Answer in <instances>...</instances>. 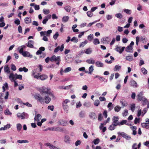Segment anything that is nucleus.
<instances>
[{
    "instance_id": "obj_59",
    "label": "nucleus",
    "mask_w": 149,
    "mask_h": 149,
    "mask_svg": "<svg viewBox=\"0 0 149 149\" xmlns=\"http://www.w3.org/2000/svg\"><path fill=\"white\" fill-rule=\"evenodd\" d=\"M43 13L45 14H47L49 13V11L48 9H44L43 10Z\"/></svg>"
},
{
    "instance_id": "obj_43",
    "label": "nucleus",
    "mask_w": 149,
    "mask_h": 149,
    "mask_svg": "<svg viewBox=\"0 0 149 149\" xmlns=\"http://www.w3.org/2000/svg\"><path fill=\"white\" fill-rule=\"evenodd\" d=\"M141 71L144 74H146L147 73V70L144 68H141Z\"/></svg>"
},
{
    "instance_id": "obj_3",
    "label": "nucleus",
    "mask_w": 149,
    "mask_h": 149,
    "mask_svg": "<svg viewBox=\"0 0 149 149\" xmlns=\"http://www.w3.org/2000/svg\"><path fill=\"white\" fill-rule=\"evenodd\" d=\"M143 93L140 92L137 95L138 99L139 101H142L143 102L142 104L145 105L146 104V102H147V99L144 96H143Z\"/></svg>"
},
{
    "instance_id": "obj_49",
    "label": "nucleus",
    "mask_w": 149,
    "mask_h": 149,
    "mask_svg": "<svg viewBox=\"0 0 149 149\" xmlns=\"http://www.w3.org/2000/svg\"><path fill=\"white\" fill-rule=\"evenodd\" d=\"M11 70L13 71H15L16 70V68L15 65L13 64H11Z\"/></svg>"
},
{
    "instance_id": "obj_56",
    "label": "nucleus",
    "mask_w": 149,
    "mask_h": 149,
    "mask_svg": "<svg viewBox=\"0 0 149 149\" xmlns=\"http://www.w3.org/2000/svg\"><path fill=\"white\" fill-rule=\"evenodd\" d=\"M52 31L51 30H49L47 31H45L46 35L47 36H49L50 35V34L52 33Z\"/></svg>"
},
{
    "instance_id": "obj_53",
    "label": "nucleus",
    "mask_w": 149,
    "mask_h": 149,
    "mask_svg": "<svg viewBox=\"0 0 149 149\" xmlns=\"http://www.w3.org/2000/svg\"><path fill=\"white\" fill-rule=\"evenodd\" d=\"M71 41L72 42H74L76 43L78 42V39L77 38L74 37L71 39Z\"/></svg>"
},
{
    "instance_id": "obj_35",
    "label": "nucleus",
    "mask_w": 149,
    "mask_h": 149,
    "mask_svg": "<svg viewBox=\"0 0 149 149\" xmlns=\"http://www.w3.org/2000/svg\"><path fill=\"white\" fill-rule=\"evenodd\" d=\"M96 26L98 28H102L104 26V24L101 23L100 22L97 23L96 24Z\"/></svg>"
},
{
    "instance_id": "obj_20",
    "label": "nucleus",
    "mask_w": 149,
    "mask_h": 149,
    "mask_svg": "<svg viewBox=\"0 0 149 149\" xmlns=\"http://www.w3.org/2000/svg\"><path fill=\"white\" fill-rule=\"evenodd\" d=\"M28 114L25 112H23L21 115V119H23L26 118H27L28 117Z\"/></svg>"
},
{
    "instance_id": "obj_24",
    "label": "nucleus",
    "mask_w": 149,
    "mask_h": 149,
    "mask_svg": "<svg viewBox=\"0 0 149 149\" xmlns=\"http://www.w3.org/2000/svg\"><path fill=\"white\" fill-rule=\"evenodd\" d=\"M70 138L68 136H65L64 137V141L68 143H70Z\"/></svg>"
},
{
    "instance_id": "obj_37",
    "label": "nucleus",
    "mask_w": 149,
    "mask_h": 149,
    "mask_svg": "<svg viewBox=\"0 0 149 149\" xmlns=\"http://www.w3.org/2000/svg\"><path fill=\"white\" fill-rule=\"evenodd\" d=\"M121 107L119 106H116L114 108V111L116 112H118L120 111Z\"/></svg>"
},
{
    "instance_id": "obj_58",
    "label": "nucleus",
    "mask_w": 149,
    "mask_h": 149,
    "mask_svg": "<svg viewBox=\"0 0 149 149\" xmlns=\"http://www.w3.org/2000/svg\"><path fill=\"white\" fill-rule=\"evenodd\" d=\"M87 16L89 17H91L93 15V13L91 11H88L87 12Z\"/></svg>"
},
{
    "instance_id": "obj_25",
    "label": "nucleus",
    "mask_w": 149,
    "mask_h": 149,
    "mask_svg": "<svg viewBox=\"0 0 149 149\" xmlns=\"http://www.w3.org/2000/svg\"><path fill=\"white\" fill-rule=\"evenodd\" d=\"M89 116L91 118L93 119H95L97 117L96 114L93 112L91 113H90Z\"/></svg>"
},
{
    "instance_id": "obj_31",
    "label": "nucleus",
    "mask_w": 149,
    "mask_h": 149,
    "mask_svg": "<svg viewBox=\"0 0 149 149\" xmlns=\"http://www.w3.org/2000/svg\"><path fill=\"white\" fill-rule=\"evenodd\" d=\"M121 68V66L119 65H116L113 69L114 71H118L120 70Z\"/></svg>"
},
{
    "instance_id": "obj_63",
    "label": "nucleus",
    "mask_w": 149,
    "mask_h": 149,
    "mask_svg": "<svg viewBox=\"0 0 149 149\" xmlns=\"http://www.w3.org/2000/svg\"><path fill=\"white\" fill-rule=\"evenodd\" d=\"M128 114V111L127 109H125L124 111L122 113V115L124 116H127Z\"/></svg>"
},
{
    "instance_id": "obj_28",
    "label": "nucleus",
    "mask_w": 149,
    "mask_h": 149,
    "mask_svg": "<svg viewBox=\"0 0 149 149\" xmlns=\"http://www.w3.org/2000/svg\"><path fill=\"white\" fill-rule=\"evenodd\" d=\"M86 62L89 64H93L95 63V60L92 58L89 59L86 61Z\"/></svg>"
},
{
    "instance_id": "obj_13",
    "label": "nucleus",
    "mask_w": 149,
    "mask_h": 149,
    "mask_svg": "<svg viewBox=\"0 0 149 149\" xmlns=\"http://www.w3.org/2000/svg\"><path fill=\"white\" fill-rule=\"evenodd\" d=\"M58 123L59 125L63 126H65L67 125V122L64 120L61 119L58 121Z\"/></svg>"
},
{
    "instance_id": "obj_39",
    "label": "nucleus",
    "mask_w": 149,
    "mask_h": 149,
    "mask_svg": "<svg viewBox=\"0 0 149 149\" xmlns=\"http://www.w3.org/2000/svg\"><path fill=\"white\" fill-rule=\"evenodd\" d=\"M93 42L95 45H97L100 43L99 40L97 38L94 39L93 41Z\"/></svg>"
},
{
    "instance_id": "obj_26",
    "label": "nucleus",
    "mask_w": 149,
    "mask_h": 149,
    "mask_svg": "<svg viewBox=\"0 0 149 149\" xmlns=\"http://www.w3.org/2000/svg\"><path fill=\"white\" fill-rule=\"evenodd\" d=\"M31 18L27 17L24 19L25 22L26 24H28L31 22Z\"/></svg>"
},
{
    "instance_id": "obj_2",
    "label": "nucleus",
    "mask_w": 149,
    "mask_h": 149,
    "mask_svg": "<svg viewBox=\"0 0 149 149\" xmlns=\"http://www.w3.org/2000/svg\"><path fill=\"white\" fill-rule=\"evenodd\" d=\"M50 90L49 88H46L44 86L40 87L39 88V90L42 93H45L47 94H49L51 95L54 98V95L49 91Z\"/></svg>"
},
{
    "instance_id": "obj_33",
    "label": "nucleus",
    "mask_w": 149,
    "mask_h": 149,
    "mask_svg": "<svg viewBox=\"0 0 149 149\" xmlns=\"http://www.w3.org/2000/svg\"><path fill=\"white\" fill-rule=\"evenodd\" d=\"M69 17L68 16H64L63 17L62 19V21L64 22H68Z\"/></svg>"
},
{
    "instance_id": "obj_15",
    "label": "nucleus",
    "mask_w": 149,
    "mask_h": 149,
    "mask_svg": "<svg viewBox=\"0 0 149 149\" xmlns=\"http://www.w3.org/2000/svg\"><path fill=\"white\" fill-rule=\"evenodd\" d=\"M26 46L25 45H23L19 47L18 48V50H19V52L22 54L24 52H23L24 49L25 48Z\"/></svg>"
},
{
    "instance_id": "obj_57",
    "label": "nucleus",
    "mask_w": 149,
    "mask_h": 149,
    "mask_svg": "<svg viewBox=\"0 0 149 149\" xmlns=\"http://www.w3.org/2000/svg\"><path fill=\"white\" fill-rule=\"evenodd\" d=\"M85 116V113L84 112L81 111L79 114V116L81 118H83Z\"/></svg>"
},
{
    "instance_id": "obj_23",
    "label": "nucleus",
    "mask_w": 149,
    "mask_h": 149,
    "mask_svg": "<svg viewBox=\"0 0 149 149\" xmlns=\"http://www.w3.org/2000/svg\"><path fill=\"white\" fill-rule=\"evenodd\" d=\"M44 99L45 100V102L46 104L49 103L51 100V99L48 96L46 95Z\"/></svg>"
},
{
    "instance_id": "obj_9",
    "label": "nucleus",
    "mask_w": 149,
    "mask_h": 149,
    "mask_svg": "<svg viewBox=\"0 0 149 149\" xmlns=\"http://www.w3.org/2000/svg\"><path fill=\"white\" fill-rule=\"evenodd\" d=\"M130 84L131 86L133 88H136L138 87V85L137 83L133 80H132L130 81Z\"/></svg>"
},
{
    "instance_id": "obj_32",
    "label": "nucleus",
    "mask_w": 149,
    "mask_h": 149,
    "mask_svg": "<svg viewBox=\"0 0 149 149\" xmlns=\"http://www.w3.org/2000/svg\"><path fill=\"white\" fill-rule=\"evenodd\" d=\"M17 142L19 143H29V141L26 140H18L17 141Z\"/></svg>"
},
{
    "instance_id": "obj_40",
    "label": "nucleus",
    "mask_w": 149,
    "mask_h": 149,
    "mask_svg": "<svg viewBox=\"0 0 149 149\" xmlns=\"http://www.w3.org/2000/svg\"><path fill=\"white\" fill-rule=\"evenodd\" d=\"M88 70L89 72H88V73L89 74H91L94 70L93 66V65H91L89 68Z\"/></svg>"
},
{
    "instance_id": "obj_47",
    "label": "nucleus",
    "mask_w": 149,
    "mask_h": 149,
    "mask_svg": "<svg viewBox=\"0 0 149 149\" xmlns=\"http://www.w3.org/2000/svg\"><path fill=\"white\" fill-rule=\"evenodd\" d=\"M93 34H90L87 37L89 41H91L93 38Z\"/></svg>"
},
{
    "instance_id": "obj_38",
    "label": "nucleus",
    "mask_w": 149,
    "mask_h": 149,
    "mask_svg": "<svg viewBox=\"0 0 149 149\" xmlns=\"http://www.w3.org/2000/svg\"><path fill=\"white\" fill-rule=\"evenodd\" d=\"M22 128V125L20 123H18L17 124V130L18 131H20Z\"/></svg>"
},
{
    "instance_id": "obj_11",
    "label": "nucleus",
    "mask_w": 149,
    "mask_h": 149,
    "mask_svg": "<svg viewBox=\"0 0 149 149\" xmlns=\"http://www.w3.org/2000/svg\"><path fill=\"white\" fill-rule=\"evenodd\" d=\"M45 145L49 147L50 149H60L59 148L53 145L52 144L49 143H46Z\"/></svg>"
},
{
    "instance_id": "obj_44",
    "label": "nucleus",
    "mask_w": 149,
    "mask_h": 149,
    "mask_svg": "<svg viewBox=\"0 0 149 149\" xmlns=\"http://www.w3.org/2000/svg\"><path fill=\"white\" fill-rule=\"evenodd\" d=\"M100 141V140L99 139L97 138L96 139H94L93 141L92 142L95 145L98 144Z\"/></svg>"
},
{
    "instance_id": "obj_10",
    "label": "nucleus",
    "mask_w": 149,
    "mask_h": 149,
    "mask_svg": "<svg viewBox=\"0 0 149 149\" xmlns=\"http://www.w3.org/2000/svg\"><path fill=\"white\" fill-rule=\"evenodd\" d=\"M22 54L24 57H26L30 58H32L33 57L32 55L30 53L27 51L24 52Z\"/></svg>"
},
{
    "instance_id": "obj_62",
    "label": "nucleus",
    "mask_w": 149,
    "mask_h": 149,
    "mask_svg": "<svg viewBox=\"0 0 149 149\" xmlns=\"http://www.w3.org/2000/svg\"><path fill=\"white\" fill-rule=\"evenodd\" d=\"M124 11L127 14H130L131 13V10L128 9H124Z\"/></svg>"
},
{
    "instance_id": "obj_51",
    "label": "nucleus",
    "mask_w": 149,
    "mask_h": 149,
    "mask_svg": "<svg viewBox=\"0 0 149 149\" xmlns=\"http://www.w3.org/2000/svg\"><path fill=\"white\" fill-rule=\"evenodd\" d=\"M63 109L67 113L68 112V105H64L62 106Z\"/></svg>"
},
{
    "instance_id": "obj_34",
    "label": "nucleus",
    "mask_w": 149,
    "mask_h": 149,
    "mask_svg": "<svg viewBox=\"0 0 149 149\" xmlns=\"http://www.w3.org/2000/svg\"><path fill=\"white\" fill-rule=\"evenodd\" d=\"M88 43V41L87 40H85L83 42L81 43L79 47H83L87 44Z\"/></svg>"
},
{
    "instance_id": "obj_64",
    "label": "nucleus",
    "mask_w": 149,
    "mask_h": 149,
    "mask_svg": "<svg viewBox=\"0 0 149 149\" xmlns=\"http://www.w3.org/2000/svg\"><path fill=\"white\" fill-rule=\"evenodd\" d=\"M59 36L58 33V32H56V33L53 36V38L55 39L56 40L57 38Z\"/></svg>"
},
{
    "instance_id": "obj_42",
    "label": "nucleus",
    "mask_w": 149,
    "mask_h": 149,
    "mask_svg": "<svg viewBox=\"0 0 149 149\" xmlns=\"http://www.w3.org/2000/svg\"><path fill=\"white\" fill-rule=\"evenodd\" d=\"M127 122V120H123L119 123L118 125L120 126L124 124H126Z\"/></svg>"
},
{
    "instance_id": "obj_61",
    "label": "nucleus",
    "mask_w": 149,
    "mask_h": 149,
    "mask_svg": "<svg viewBox=\"0 0 149 149\" xmlns=\"http://www.w3.org/2000/svg\"><path fill=\"white\" fill-rule=\"evenodd\" d=\"M100 102L98 100H95L94 103V105L97 107L100 104Z\"/></svg>"
},
{
    "instance_id": "obj_21",
    "label": "nucleus",
    "mask_w": 149,
    "mask_h": 149,
    "mask_svg": "<svg viewBox=\"0 0 149 149\" xmlns=\"http://www.w3.org/2000/svg\"><path fill=\"white\" fill-rule=\"evenodd\" d=\"M95 64L98 67H102L104 65L103 63L100 61L96 62Z\"/></svg>"
},
{
    "instance_id": "obj_12",
    "label": "nucleus",
    "mask_w": 149,
    "mask_h": 149,
    "mask_svg": "<svg viewBox=\"0 0 149 149\" xmlns=\"http://www.w3.org/2000/svg\"><path fill=\"white\" fill-rule=\"evenodd\" d=\"M125 48V47H117L115 49V50L120 54L122 53L124 50Z\"/></svg>"
},
{
    "instance_id": "obj_22",
    "label": "nucleus",
    "mask_w": 149,
    "mask_h": 149,
    "mask_svg": "<svg viewBox=\"0 0 149 149\" xmlns=\"http://www.w3.org/2000/svg\"><path fill=\"white\" fill-rule=\"evenodd\" d=\"M133 48L132 47L128 45L125 49V50L127 52H132Z\"/></svg>"
},
{
    "instance_id": "obj_54",
    "label": "nucleus",
    "mask_w": 149,
    "mask_h": 149,
    "mask_svg": "<svg viewBox=\"0 0 149 149\" xmlns=\"http://www.w3.org/2000/svg\"><path fill=\"white\" fill-rule=\"evenodd\" d=\"M135 104H132L130 106V109L133 112L135 110Z\"/></svg>"
},
{
    "instance_id": "obj_27",
    "label": "nucleus",
    "mask_w": 149,
    "mask_h": 149,
    "mask_svg": "<svg viewBox=\"0 0 149 149\" xmlns=\"http://www.w3.org/2000/svg\"><path fill=\"white\" fill-rule=\"evenodd\" d=\"M4 114L6 115H9V116H11L12 113L9 110L7 109H6L4 111Z\"/></svg>"
},
{
    "instance_id": "obj_60",
    "label": "nucleus",
    "mask_w": 149,
    "mask_h": 149,
    "mask_svg": "<svg viewBox=\"0 0 149 149\" xmlns=\"http://www.w3.org/2000/svg\"><path fill=\"white\" fill-rule=\"evenodd\" d=\"M63 130L61 127H56L54 128V131L62 132Z\"/></svg>"
},
{
    "instance_id": "obj_8",
    "label": "nucleus",
    "mask_w": 149,
    "mask_h": 149,
    "mask_svg": "<svg viewBox=\"0 0 149 149\" xmlns=\"http://www.w3.org/2000/svg\"><path fill=\"white\" fill-rule=\"evenodd\" d=\"M119 118L117 116H113L112 118V120L113 121L112 123L113 125L115 126L118 125L119 122H118Z\"/></svg>"
},
{
    "instance_id": "obj_55",
    "label": "nucleus",
    "mask_w": 149,
    "mask_h": 149,
    "mask_svg": "<svg viewBox=\"0 0 149 149\" xmlns=\"http://www.w3.org/2000/svg\"><path fill=\"white\" fill-rule=\"evenodd\" d=\"M72 85H70L68 86H62L61 87L62 88L64 89H68L72 87Z\"/></svg>"
},
{
    "instance_id": "obj_6",
    "label": "nucleus",
    "mask_w": 149,
    "mask_h": 149,
    "mask_svg": "<svg viewBox=\"0 0 149 149\" xmlns=\"http://www.w3.org/2000/svg\"><path fill=\"white\" fill-rule=\"evenodd\" d=\"M34 98L35 99L39 101L41 103H44V100L43 97L41 96L39 94H36L34 95Z\"/></svg>"
},
{
    "instance_id": "obj_17",
    "label": "nucleus",
    "mask_w": 149,
    "mask_h": 149,
    "mask_svg": "<svg viewBox=\"0 0 149 149\" xmlns=\"http://www.w3.org/2000/svg\"><path fill=\"white\" fill-rule=\"evenodd\" d=\"M34 42L33 40H29L28 41V42L27 44V46L28 47L31 48H33L34 47V46L33 45V44Z\"/></svg>"
},
{
    "instance_id": "obj_19",
    "label": "nucleus",
    "mask_w": 149,
    "mask_h": 149,
    "mask_svg": "<svg viewBox=\"0 0 149 149\" xmlns=\"http://www.w3.org/2000/svg\"><path fill=\"white\" fill-rule=\"evenodd\" d=\"M4 72L7 74L10 73V68L8 66V65H6L4 66Z\"/></svg>"
},
{
    "instance_id": "obj_50",
    "label": "nucleus",
    "mask_w": 149,
    "mask_h": 149,
    "mask_svg": "<svg viewBox=\"0 0 149 149\" xmlns=\"http://www.w3.org/2000/svg\"><path fill=\"white\" fill-rule=\"evenodd\" d=\"M5 88H8V84L6 82L4 84V85L3 86L2 88L3 91H5Z\"/></svg>"
},
{
    "instance_id": "obj_1",
    "label": "nucleus",
    "mask_w": 149,
    "mask_h": 149,
    "mask_svg": "<svg viewBox=\"0 0 149 149\" xmlns=\"http://www.w3.org/2000/svg\"><path fill=\"white\" fill-rule=\"evenodd\" d=\"M36 70L34 69L32 70L31 75L34 78L38 79H40L41 80L44 81L47 79L48 76L45 74H42V75H39L40 73H38L36 74Z\"/></svg>"
},
{
    "instance_id": "obj_30",
    "label": "nucleus",
    "mask_w": 149,
    "mask_h": 149,
    "mask_svg": "<svg viewBox=\"0 0 149 149\" xmlns=\"http://www.w3.org/2000/svg\"><path fill=\"white\" fill-rule=\"evenodd\" d=\"M92 52V50L91 48H88L84 51V52L87 54H90Z\"/></svg>"
},
{
    "instance_id": "obj_18",
    "label": "nucleus",
    "mask_w": 149,
    "mask_h": 149,
    "mask_svg": "<svg viewBox=\"0 0 149 149\" xmlns=\"http://www.w3.org/2000/svg\"><path fill=\"white\" fill-rule=\"evenodd\" d=\"M42 118V116L40 114H38L35 116L34 120L35 122L39 121Z\"/></svg>"
},
{
    "instance_id": "obj_14",
    "label": "nucleus",
    "mask_w": 149,
    "mask_h": 149,
    "mask_svg": "<svg viewBox=\"0 0 149 149\" xmlns=\"http://www.w3.org/2000/svg\"><path fill=\"white\" fill-rule=\"evenodd\" d=\"M64 45L62 44L61 45V47L59 46H58L57 47H56L54 50V52L56 53L57 52L58 50H60L61 52H62L63 51V49H64Z\"/></svg>"
},
{
    "instance_id": "obj_45",
    "label": "nucleus",
    "mask_w": 149,
    "mask_h": 149,
    "mask_svg": "<svg viewBox=\"0 0 149 149\" xmlns=\"http://www.w3.org/2000/svg\"><path fill=\"white\" fill-rule=\"evenodd\" d=\"M70 100L67 99H65L62 102V106L68 105L67 103L70 102Z\"/></svg>"
},
{
    "instance_id": "obj_16",
    "label": "nucleus",
    "mask_w": 149,
    "mask_h": 149,
    "mask_svg": "<svg viewBox=\"0 0 149 149\" xmlns=\"http://www.w3.org/2000/svg\"><path fill=\"white\" fill-rule=\"evenodd\" d=\"M110 39L109 37H107L105 38H104L101 40V42H103L104 44L107 43L109 41Z\"/></svg>"
},
{
    "instance_id": "obj_36",
    "label": "nucleus",
    "mask_w": 149,
    "mask_h": 149,
    "mask_svg": "<svg viewBox=\"0 0 149 149\" xmlns=\"http://www.w3.org/2000/svg\"><path fill=\"white\" fill-rule=\"evenodd\" d=\"M116 126L114 125L113 124H112L109 126V127L108 129L110 130H114L115 129V127Z\"/></svg>"
},
{
    "instance_id": "obj_52",
    "label": "nucleus",
    "mask_w": 149,
    "mask_h": 149,
    "mask_svg": "<svg viewBox=\"0 0 149 149\" xmlns=\"http://www.w3.org/2000/svg\"><path fill=\"white\" fill-rule=\"evenodd\" d=\"M115 16L119 19H121L123 17V15L122 14L120 13H118L116 14L115 15Z\"/></svg>"
},
{
    "instance_id": "obj_48",
    "label": "nucleus",
    "mask_w": 149,
    "mask_h": 149,
    "mask_svg": "<svg viewBox=\"0 0 149 149\" xmlns=\"http://www.w3.org/2000/svg\"><path fill=\"white\" fill-rule=\"evenodd\" d=\"M71 70V68L70 67H68L65 68L64 70H63V72L67 73L68 72Z\"/></svg>"
},
{
    "instance_id": "obj_4",
    "label": "nucleus",
    "mask_w": 149,
    "mask_h": 149,
    "mask_svg": "<svg viewBox=\"0 0 149 149\" xmlns=\"http://www.w3.org/2000/svg\"><path fill=\"white\" fill-rule=\"evenodd\" d=\"M9 78L10 79L11 81H14V80L16 79L21 80L22 79V76L20 74L18 75L17 73L14 74L12 73L10 74Z\"/></svg>"
},
{
    "instance_id": "obj_5",
    "label": "nucleus",
    "mask_w": 149,
    "mask_h": 149,
    "mask_svg": "<svg viewBox=\"0 0 149 149\" xmlns=\"http://www.w3.org/2000/svg\"><path fill=\"white\" fill-rule=\"evenodd\" d=\"M50 61H55L57 62L56 64L59 65L61 61L60 56L56 57L55 55H54L50 58Z\"/></svg>"
},
{
    "instance_id": "obj_7",
    "label": "nucleus",
    "mask_w": 149,
    "mask_h": 149,
    "mask_svg": "<svg viewBox=\"0 0 149 149\" xmlns=\"http://www.w3.org/2000/svg\"><path fill=\"white\" fill-rule=\"evenodd\" d=\"M118 135L121 136L123 137L127 140H130L131 138V137L130 136L128 135L124 132H118Z\"/></svg>"
},
{
    "instance_id": "obj_41",
    "label": "nucleus",
    "mask_w": 149,
    "mask_h": 149,
    "mask_svg": "<svg viewBox=\"0 0 149 149\" xmlns=\"http://www.w3.org/2000/svg\"><path fill=\"white\" fill-rule=\"evenodd\" d=\"M133 58V57L132 55L126 57V59L129 61H132Z\"/></svg>"
},
{
    "instance_id": "obj_29",
    "label": "nucleus",
    "mask_w": 149,
    "mask_h": 149,
    "mask_svg": "<svg viewBox=\"0 0 149 149\" xmlns=\"http://www.w3.org/2000/svg\"><path fill=\"white\" fill-rule=\"evenodd\" d=\"M19 72H22L24 71V72H27L28 71V69L26 68L25 67H24L23 68H19Z\"/></svg>"
},
{
    "instance_id": "obj_46",
    "label": "nucleus",
    "mask_w": 149,
    "mask_h": 149,
    "mask_svg": "<svg viewBox=\"0 0 149 149\" xmlns=\"http://www.w3.org/2000/svg\"><path fill=\"white\" fill-rule=\"evenodd\" d=\"M65 9L67 12H69L71 9V7L70 6H65L64 8Z\"/></svg>"
}]
</instances>
